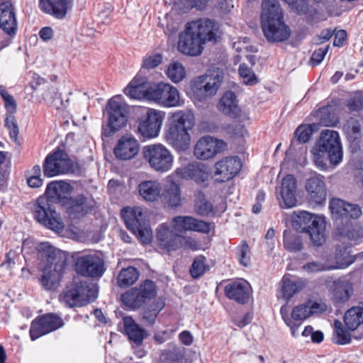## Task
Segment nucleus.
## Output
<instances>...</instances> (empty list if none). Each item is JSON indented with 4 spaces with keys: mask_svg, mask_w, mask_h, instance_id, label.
<instances>
[{
    "mask_svg": "<svg viewBox=\"0 0 363 363\" xmlns=\"http://www.w3.org/2000/svg\"><path fill=\"white\" fill-rule=\"evenodd\" d=\"M218 28V23L208 18L188 22L179 34L177 50L185 55L199 56L206 42L216 40Z\"/></svg>",
    "mask_w": 363,
    "mask_h": 363,
    "instance_id": "f257e3e1",
    "label": "nucleus"
},
{
    "mask_svg": "<svg viewBox=\"0 0 363 363\" xmlns=\"http://www.w3.org/2000/svg\"><path fill=\"white\" fill-rule=\"evenodd\" d=\"M36 250L42 272L40 284L45 290H55L66 270L67 255L48 242L39 243Z\"/></svg>",
    "mask_w": 363,
    "mask_h": 363,
    "instance_id": "f03ea898",
    "label": "nucleus"
},
{
    "mask_svg": "<svg viewBox=\"0 0 363 363\" xmlns=\"http://www.w3.org/2000/svg\"><path fill=\"white\" fill-rule=\"evenodd\" d=\"M262 28L268 41L282 42L290 35V30L284 22L282 9L278 0H262Z\"/></svg>",
    "mask_w": 363,
    "mask_h": 363,
    "instance_id": "7ed1b4c3",
    "label": "nucleus"
},
{
    "mask_svg": "<svg viewBox=\"0 0 363 363\" xmlns=\"http://www.w3.org/2000/svg\"><path fill=\"white\" fill-rule=\"evenodd\" d=\"M293 216V226L307 233L314 245L320 246L325 242V223L322 218L304 211H296Z\"/></svg>",
    "mask_w": 363,
    "mask_h": 363,
    "instance_id": "20e7f679",
    "label": "nucleus"
},
{
    "mask_svg": "<svg viewBox=\"0 0 363 363\" xmlns=\"http://www.w3.org/2000/svg\"><path fill=\"white\" fill-rule=\"evenodd\" d=\"M142 153L144 160L156 172H167L173 167L174 156L172 152L161 143L145 146Z\"/></svg>",
    "mask_w": 363,
    "mask_h": 363,
    "instance_id": "39448f33",
    "label": "nucleus"
},
{
    "mask_svg": "<svg viewBox=\"0 0 363 363\" xmlns=\"http://www.w3.org/2000/svg\"><path fill=\"white\" fill-rule=\"evenodd\" d=\"M121 216L126 227L143 244H148L151 242L152 232L146 220L145 213L140 207L125 208L121 211Z\"/></svg>",
    "mask_w": 363,
    "mask_h": 363,
    "instance_id": "423d86ee",
    "label": "nucleus"
},
{
    "mask_svg": "<svg viewBox=\"0 0 363 363\" xmlns=\"http://www.w3.org/2000/svg\"><path fill=\"white\" fill-rule=\"evenodd\" d=\"M325 310V306L316 302H307L293 308L291 317L288 315L286 306H281L280 313L286 325L290 328L294 337L298 336V328L301 323L312 315L319 313Z\"/></svg>",
    "mask_w": 363,
    "mask_h": 363,
    "instance_id": "0eeeda50",
    "label": "nucleus"
},
{
    "mask_svg": "<svg viewBox=\"0 0 363 363\" xmlns=\"http://www.w3.org/2000/svg\"><path fill=\"white\" fill-rule=\"evenodd\" d=\"M33 211L35 219L40 224L55 231L64 228L60 215L56 211L55 203L48 197L40 196L33 204Z\"/></svg>",
    "mask_w": 363,
    "mask_h": 363,
    "instance_id": "6e6552de",
    "label": "nucleus"
},
{
    "mask_svg": "<svg viewBox=\"0 0 363 363\" xmlns=\"http://www.w3.org/2000/svg\"><path fill=\"white\" fill-rule=\"evenodd\" d=\"M128 106L119 96L109 99L107 106L108 129H104L103 135L110 137L124 127L128 118Z\"/></svg>",
    "mask_w": 363,
    "mask_h": 363,
    "instance_id": "1a4fd4ad",
    "label": "nucleus"
},
{
    "mask_svg": "<svg viewBox=\"0 0 363 363\" xmlns=\"http://www.w3.org/2000/svg\"><path fill=\"white\" fill-rule=\"evenodd\" d=\"M157 238L160 245L167 251H174L180 247L192 250L198 249L194 238L174 234L167 223H162L157 229Z\"/></svg>",
    "mask_w": 363,
    "mask_h": 363,
    "instance_id": "9d476101",
    "label": "nucleus"
},
{
    "mask_svg": "<svg viewBox=\"0 0 363 363\" xmlns=\"http://www.w3.org/2000/svg\"><path fill=\"white\" fill-rule=\"evenodd\" d=\"M148 100L153 101L165 107H175L181 104L177 89L164 82H150Z\"/></svg>",
    "mask_w": 363,
    "mask_h": 363,
    "instance_id": "9b49d317",
    "label": "nucleus"
},
{
    "mask_svg": "<svg viewBox=\"0 0 363 363\" xmlns=\"http://www.w3.org/2000/svg\"><path fill=\"white\" fill-rule=\"evenodd\" d=\"M73 171V162L68 155L62 150H57L49 154L43 164V174L52 177Z\"/></svg>",
    "mask_w": 363,
    "mask_h": 363,
    "instance_id": "f8f14e48",
    "label": "nucleus"
},
{
    "mask_svg": "<svg viewBox=\"0 0 363 363\" xmlns=\"http://www.w3.org/2000/svg\"><path fill=\"white\" fill-rule=\"evenodd\" d=\"M78 274L86 277H100L105 271L104 259L96 253L82 254L75 259Z\"/></svg>",
    "mask_w": 363,
    "mask_h": 363,
    "instance_id": "ddd939ff",
    "label": "nucleus"
},
{
    "mask_svg": "<svg viewBox=\"0 0 363 363\" xmlns=\"http://www.w3.org/2000/svg\"><path fill=\"white\" fill-rule=\"evenodd\" d=\"M156 295L153 281L146 280L138 288H134L125 293L121 298L123 303L130 308H138Z\"/></svg>",
    "mask_w": 363,
    "mask_h": 363,
    "instance_id": "4468645a",
    "label": "nucleus"
},
{
    "mask_svg": "<svg viewBox=\"0 0 363 363\" xmlns=\"http://www.w3.org/2000/svg\"><path fill=\"white\" fill-rule=\"evenodd\" d=\"M96 298V291L82 282H75L62 295V301L70 308L82 306Z\"/></svg>",
    "mask_w": 363,
    "mask_h": 363,
    "instance_id": "2eb2a0df",
    "label": "nucleus"
},
{
    "mask_svg": "<svg viewBox=\"0 0 363 363\" xmlns=\"http://www.w3.org/2000/svg\"><path fill=\"white\" fill-rule=\"evenodd\" d=\"M317 145L328 152V156L332 164L336 166L341 162L343 152L337 132L331 130H323Z\"/></svg>",
    "mask_w": 363,
    "mask_h": 363,
    "instance_id": "dca6fc26",
    "label": "nucleus"
},
{
    "mask_svg": "<svg viewBox=\"0 0 363 363\" xmlns=\"http://www.w3.org/2000/svg\"><path fill=\"white\" fill-rule=\"evenodd\" d=\"M227 149V144L223 140L207 135L201 138L196 143L194 155L201 160L213 158L216 155Z\"/></svg>",
    "mask_w": 363,
    "mask_h": 363,
    "instance_id": "f3484780",
    "label": "nucleus"
},
{
    "mask_svg": "<svg viewBox=\"0 0 363 363\" xmlns=\"http://www.w3.org/2000/svg\"><path fill=\"white\" fill-rule=\"evenodd\" d=\"M163 120L162 112L150 109L146 116L140 119L138 131L144 138H155L160 133Z\"/></svg>",
    "mask_w": 363,
    "mask_h": 363,
    "instance_id": "a211bd4d",
    "label": "nucleus"
},
{
    "mask_svg": "<svg viewBox=\"0 0 363 363\" xmlns=\"http://www.w3.org/2000/svg\"><path fill=\"white\" fill-rule=\"evenodd\" d=\"M64 323L60 317L53 313L35 319L31 324L30 335L32 340L61 328Z\"/></svg>",
    "mask_w": 363,
    "mask_h": 363,
    "instance_id": "6ab92c4d",
    "label": "nucleus"
},
{
    "mask_svg": "<svg viewBox=\"0 0 363 363\" xmlns=\"http://www.w3.org/2000/svg\"><path fill=\"white\" fill-rule=\"evenodd\" d=\"M324 177L314 174L309 177L305 182L306 199L314 205H322L325 203L327 191Z\"/></svg>",
    "mask_w": 363,
    "mask_h": 363,
    "instance_id": "aec40b11",
    "label": "nucleus"
},
{
    "mask_svg": "<svg viewBox=\"0 0 363 363\" xmlns=\"http://www.w3.org/2000/svg\"><path fill=\"white\" fill-rule=\"evenodd\" d=\"M171 226L175 233L185 231H196L208 233L212 224L201 220H197L192 216H175L171 220Z\"/></svg>",
    "mask_w": 363,
    "mask_h": 363,
    "instance_id": "412c9836",
    "label": "nucleus"
},
{
    "mask_svg": "<svg viewBox=\"0 0 363 363\" xmlns=\"http://www.w3.org/2000/svg\"><path fill=\"white\" fill-rule=\"evenodd\" d=\"M174 174L181 179H193L196 183L201 184L208 180L210 169L203 163L194 162L177 168Z\"/></svg>",
    "mask_w": 363,
    "mask_h": 363,
    "instance_id": "4be33fe9",
    "label": "nucleus"
},
{
    "mask_svg": "<svg viewBox=\"0 0 363 363\" xmlns=\"http://www.w3.org/2000/svg\"><path fill=\"white\" fill-rule=\"evenodd\" d=\"M214 167L215 175L225 181L233 178L240 172L242 164L238 157L228 156L216 162Z\"/></svg>",
    "mask_w": 363,
    "mask_h": 363,
    "instance_id": "5701e85b",
    "label": "nucleus"
},
{
    "mask_svg": "<svg viewBox=\"0 0 363 363\" xmlns=\"http://www.w3.org/2000/svg\"><path fill=\"white\" fill-rule=\"evenodd\" d=\"M140 150L138 141L133 136H123L114 147V154L120 160H128L136 156Z\"/></svg>",
    "mask_w": 363,
    "mask_h": 363,
    "instance_id": "b1692460",
    "label": "nucleus"
},
{
    "mask_svg": "<svg viewBox=\"0 0 363 363\" xmlns=\"http://www.w3.org/2000/svg\"><path fill=\"white\" fill-rule=\"evenodd\" d=\"M297 184L296 178L292 174H287L282 179L281 188V197L282 208H292L297 203L296 198Z\"/></svg>",
    "mask_w": 363,
    "mask_h": 363,
    "instance_id": "393cba45",
    "label": "nucleus"
},
{
    "mask_svg": "<svg viewBox=\"0 0 363 363\" xmlns=\"http://www.w3.org/2000/svg\"><path fill=\"white\" fill-rule=\"evenodd\" d=\"M72 4L73 0H40L41 10L57 19L65 18Z\"/></svg>",
    "mask_w": 363,
    "mask_h": 363,
    "instance_id": "a878e982",
    "label": "nucleus"
},
{
    "mask_svg": "<svg viewBox=\"0 0 363 363\" xmlns=\"http://www.w3.org/2000/svg\"><path fill=\"white\" fill-rule=\"evenodd\" d=\"M350 247L345 243L337 245L335 252L326 255L330 264L333 265V269L345 268L355 261V257L350 255Z\"/></svg>",
    "mask_w": 363,
    "mask_h": 363,
    "instance_id": "bb28decb",
    "label": "nucleus"
},
{
    "mask_svg": "<svg viewBox=\"0 0 363 363\" xmlns=\"http://www.w3.org/2000/svg\"><path fill=\"white\" fill-rule=\"evenodd\" d=\"M250 291V286L245 280L235 281L225 287V293L228 298L241 304L248 301Z\"/></svg>",
    "mask_w": 363,
    "mask_h": 363,
    "instance_id": "cd10ccee",
    "label": "nucleus"
},
{
    "mask_svg": "<svg viewBox=\"0 0 363 363\" xmlns=\"http://www.w3.org/2000/svg\"><path fill=\"white\" fill-rule=\"evenodd\" d=\"M195 125L194 114L190 111H177L172 113L168 118V128H174L177 130L189 133Z\"/></svg>",
    "mask_w": 363,
    "mask_h": 363,
    "instance_id": "c85d7f7f",
    "label": "nucleus"
},
{
    "mask_svg": "<svg viewBox=\"0 0 363 363\" xmlns=\"http://www.w3.org/2000/svg\"><path fill=\"white\" fill-rule=\"evenodd\" d=\"M329 290L333 298L337 303L347 302L352 296L354 289L352 284L348 280L339 279L328 283Z\"/></svg>",
    "mask_w": 363,
    "mask_h": 363,
    "instance_id": "c756f323",
    "label": "nucleus"
},
{
    "mask_svg": "<svg viewBox=\"0 0 363 363\" xmlns=\"http://www.w3.org/2000/svg\"><path fill=\"white\" fill-rule=\"evenodd\" d=\"M147 79L145 77L137 75L128 84L124 89V93L131 99L148 100L149 85Z\"/></svg>",
    "mask_w": 363,
    "mask_h": 363,
    "instance_id": "7c9ffc66",
    "label": "nucleus"
},
{
    "mask_svg": "<svg viewBox=\"0 0 363 363\" xmlns=\"http://www.w3.org/2000/svg\"><path fill=\"white\" fill-rule=\"evenodd\" d=\"M0 28L9 35H15L17 30V21L14 10L10 2L0 4Z\"/></svg>",
    "mask_w": 363,
    "mask_h": 363,
    "instance_id": "2f4dec72",
    "label": "nucleus"
},
{
    "mask_svg": "<svg viewBox=\"0 0 363 363\" xmlns=\"http://www.w3.org/2000/svg\"><path fill=\"white\" fill-rule=\"evenodd\" d=\"M164 138L167 143L176 151H185L190 145V134L185 130H177L174 128H168Z\"/></svg>",
    "mask_w": 363,
    "mask_h": 363,
    "instance_id": "473e14b6",
    "label": "nucleus"
},
{
    "mask_svg": "<svg viewBox=\"0 0 363 363\" xmlns=\"http://www.w3.org/2000/svg\"><path fill=\"white\" fill-rule=\"evenodd\" d=\"M218 110L230 118H235L240 115L237 96L231 91L224 93L218 104Z\"/></svg>",
    "mask_w": 363,
    "mask_h": 363,
    "instance_id": "72a5a7b5",
    "label": "nucleus"
},
{
    "mask_svg": "<svg viewBox=\"0 0 363 363\" xmlns=\"http://www.w3.org/2000/svg\"><path fill=\"white\" fill-rule=\"evenodd\" d=\"M123 330L128 339L138 346L142 345L147 336L146 330L140 327L130 316L123 318Z\"/></svg>",
    "mask_w": 363,
    "mask_h": 363,
    "instance_id": "f704fd0d",
    "label": "nucleus"
},
{
    "mask_svg": "<svg viewBox=\"0 0 363 363\" xmlns=\"http://www.w3.org/2000/svg\"><path fill=\"white\" fill-rule=\"evenodd\" d=\"M139 195L147 202L157 201L162 196V186L156 180L141 182L138 186Z\"/></svg>",
    "mask_w": 363,
    "mask_h": 363,
    "instance_id": "c9c22d12",
    "label": "nucleus"
},
{
    "mask_svg": "<svg viewBox=\"0 0 363 363\" xmlns=\"http://www.w3.org/2000/svg\"><path fill=\"white\" fill-rule=\"evenodd\" d=\"M70 190L69 184L60 181L50 183L43 196L48 197L55 204L67 199Z\"/></svg>",
    "mask_w": 363,
    "mask_h": 363,
    "instance_id": "e433bc0d",
    "label": "nucleus"
},
{
    "mask_svg": "<svg viewBox=\"0 0 363 363\" xmlns=\"http://www.w3.org/2000/svg\"><path fill=\"white\" fill-rule=\"evenodd\" d=\"M304 287L305 283L301 279L292 280L286 276L282 278L281 291L285 300H289Z\"/></svg>",
    "mask_w": 363,
    "mask_h": 363,
    "instance_id": "4c0bfd02",
    "label": "nucleus"
},
{
    "mask_svg": "<svg viewBox=\"0 0 363 363\" xmlns=\"http://www.w3.org/2000/svg\"><path fill=\"white\" fill-rule=\"evenodd\" d=\"M202 77L211 96L216 95L223 82V72L219 69L208 70Z\"/></svg>",
    "mask_w": 363,
    "mask_h": 363,
    "instance_id": "58836bf2",
    "label": "nucleus"
},
{
    "mask_svg": "<svg viewBox=\"0 0 363 363\" xmlns=\"http://www.w3.org/2000/svg\"><path fill=\"white\" fill-rule=\"evenodd\" d=\"M163 201L169 206L177 207L181 205V194L179 186L172 182L165 186L164 192L162 194Z\"/></svg>",
    "mask_w": 363,
    "mask_h": 363,
    "instance_id": "ea45409f",
    "label": "nucleus"
},
{
    "mask_svg": "<svg viewBox=\"0 0 363 363\" xmlns=\"http://www.w3.org/2000/svg\"><path fill=\"white\" fill-rule=\"evenodd\" d=\"M344 322L349 330H356L363 323V308L355 306L350 308L345 314Z\"/></svg>",
    "mask_w": 363,
    "mask_h": 363,
    "instance_id": "a19ab883",
    "label": "nucleus"
},
{
    "mask_svg": "<svg viewBox=\"0 0 363 363\" xmlns=\"http://www.w3.org/2000/svg\"><path fill=\"white\" fill-rule=\"evenodd\" d=\"M90 209V206L86 204V199L83 195H79L71 200L69 213L73 218H78L87 213Z\"/></svg>",
    "mask_w": 363,
    "mask_h": 363,
    "instance_id": "79ce46f5",
    "label": "nucleus"
},
{
    "mask_svg": "<svg viewBox=\"0 0 363 363\" xmlns=\"http://www.w3.org/2000/svg\"><path fill=\"white\" fill-rule=\"evenodd\" d=\"M191 89L195 99L204 101L211 97L210 91L207 90V85L204 84L203 77L199 76L191 82Z\"/></svg>",
    "mask_w": 363,
    "mask_h": 363,
    "instance_id": "37998d69",
    "label": "nucleus"
},
{
    "mask_svg": "<svg viewBox=\"0 0 363 363\" xmlns=\"http://www.w3.org/2000/svg\"><path fill=\"white\" fill-rule=\"evenodd\" d=\"M138 276L137 269L133 267L123 269L117 278L118 284L121 288L128 287L137 281Z\"/></svg>",
    "mask_w": 363,
    "mask_h": 363,
    "instance_id": "c03bdc74",
    "label": "nucleus"
},
{
    "mask_svg": "<svg viewBox=\"0 0 363 363\" xmlns=\"http://www.w3.org/2000/svg\"><path fill=\"white\" fill-rule=\"evenodd\" d=\"M195 196L194 210L197 214L206 216L214 211L212 203L206 199L205 195L202 191H197Z\"/></svg>",
    "mask_w": 363,
    "mask_h": 363,
    "instance_id": "a18cd8bd",
    "label": "nucleus"
},
{
    "mask_svg": "<svg viewBox=\"0 0 363 363\" xmlns=\"http://www.w3.org/2000/svg\"><path fill=\"white\" fill-rule=\"evenodd\" d=\"M164 303L162 301H154L150 306L145 309L142 315V320L147 325H152L158 313L164 308Z\"/></svg>",
    "mask_w": 363,
    "mask_h": 363,
    "instance_id": "49530a36",
    "label": "nucleus"
},
{
    "mask_svg": "<svg viewBox=\"0 0 363 363\" xmlns=\"http://www.w3.org/2000/svg\"><path fill=\"white\" fill-rule=\"evenodd\" d=\"M333 265L328 262L326 256H325L321 260L308 262L302 267V269L308 273H317L333 270Z\"/></svg>",
    "mask_w": 363,
    "mask_h": 363,
    "instance_id": "de8ad7c7",
    "label": "nucleus"
},
{
    "mask_svg": "<svg viewBox=\"0 0 363 363\" xmlns=\"http://www.w3.org/2000/svg\"><path fill=\"white\" fill-rule=\"evenodd\" d=\"M333 341L338 345H345L351 341L350 333L344 328L342 323L337 320L334 322Z\"/></svg>",
    "mask_w": 363,
    "mask_h": 363,
    "instance_id": "09e8293b",
    "label": "nucleus"
},
{
    "mask_svg": "<svg viewBox=\"0 0 363 363\" xmlns=\"http://www.w3.org/2000/svg\"><path fill=\"white\" fill-rule=\"evenodd\" d=\"M284 245L288 251L294 252L301 250L303 247L301 237L286 231L284 233Z\"/></svg>",
    "mask_w": 363,
    "mask_h": 363,
    "instance_id": "8fccbe9b",
    "label": "nucleus"
},
{
    "mask_svg": "<svg viewBox=\"0 0 363 363\" xmlns=\"http://www.w3.org/2000/svg\"><path fill=\"white\" fill-rule=\"evenodd\" d=\"M168 77L174 83H178L185 77V69L182 63L174 62L171 63L167 69Z\"/></svg>",
    "mask_w": 363,
    "mask_h": 363,
    "instance_id": "3c124183",
    "label": "nucleus"
},
{
    "mask_svg": "<svg viewBox=\"0 0 363 363\" xmlns=\"http://www.w3.org/2000/svg\"><path fill=\"white\" fill-rule=\"evenodd\" d=\"M343 130L349 139L355 140L360 135V123L357 120L354 118H350L344 124Z\"/></svg>",
    "mask_w": 363,
    "mask_h": 363,
    "instance_id": "603ef678",
    "label": "nucleus"
},
{
    "mask_svg": "<svg viewBox=\"0 0 363 363\" xmlns=\"http://www.w3.org/2000/svg\"><path fill=\"white\" fill-rule=\"evenodd\" d=\"M313 155V160L315 162L317 167L323 169L327 167V160L329 159L328 156V152L325 151L320 147L316 145L311 150Z\"/></svg>",
    "mask_w": 363,
    "mask_h": 363,
    "instance_id": "864d4df0",
    "label": "nucleus"
},
{
    "mask_svg": "<svg viewBox=\"0 0 363 363\" xmlns=\"http://www.w3.org/2000/svg\"><path fill=\"white\" fill-rule=\"evenodd\" d=\"M43 98L48 105L55 106L57 108L60 107L59 104H63L60 101V94L54 86H48L43 94Z\"/></svg>",
    "mask_w": 363,
    "mask_h": 363,
    "instance_id": "5fc2aeb1",
    "label": "nucleus"
},
{
    "mask_svg": "<svg viewBox=\"0 0 363 363\" xmlns=\"http://www.w3.org/2000/svg\"><path fill=\"white\" fill-rule=\"evenodd\" d=\"M347 203L340 199H333L330 201V209L333 216L335 219H343Z\"/></svg>",
    "mask_w": 363,
    "mask_h": 363,
    "instance_id": "6e6d98bb",
    "label": "nucleus"
},
{
    "mask_svg": "<svg viewBox=\"0 0 363 363\" xmlns=\"http://www.w3.org/2000/svg\"><path fill=\"white\" fill-rule=\"evenodd\" d=\"M205 261L206 258L203 256H199L194 259L190 269V273L193 278H199L205 273L206 270Z\"/></svg>",
    "mask_w": 363,
    "mask_h": 363,
    "instance_id": "4d7b16f0",
    "label": "nucleus"
},
{
    "mask_svg": "<svg viewBox=\"0 0 363 363\" xmlns=\"http://www.w3.org/2000/svg\"><path fill=\"white\" fill-rule=\"evenodd\" d=\"M312 129L309 125H301L294 132V140L299 143H307L312 135Z\"/></svg>",
    "mask_w": 363,
    "mask_h": 363,
    "instance_id": "13d9d810",
    "label": "nucleus"
},
{
    "mask_svg": "<svg viewBox=\"0 0 363 363\" xmlns=\"http://www.w3.org/2000/svg\"><path fill=\"white\" fill-rule=\"evenodd\" d=\"M239 74L245 84L254 85L258 82V79L255 74L245 64L240 65Z\"/></svg>",
    "mask_w": 363,
    "mask_h": 363,
    "instance_id": "bf43d9fd",
    "label": "nucleus"
},
{
    "mask_svg": "<svg viewBox=\"0 0 363 363\" xmlns=\"http://www.w3.org/2000/svg\"><path fill=\"white\" fill-rule=\"evenodd\" d=\"M249 254L250 248L246 242H244L238 247L237 255L238 257L239 262L242 265L245 267H247L250 264V259Z\"/></svg>",
    "mask_w": 363,
    "mask_h": 363,
    "instance_id": "052dcab7",
    "label": "nucleus"
},
{
    "mask_svg": "<svg viewBox=\"0 0 363 363\" xmlns=\"http://www.w3.org/2000/svg\"><path fill=\"white\" fill-rule=\"evenodd\" d=\"M6 126L9 131L11 138L15 141L17 139L18 135V126L15 117L12 115H9L6 118L5 120Z\"/></svg>",
    "mask_w": 363,
    "mask_h": 363,
    "instance_id": "680f3d73",
    "label": "nucleus"
},
{
    "mask_svg": "<svg viewBox=\"0 0 363 363\" xmlns=\"http://www.w3.org/2000/svg\"><path fill=\"white\" fill-rule=\"evenodd\" d=\"M208 0H177L176 4H182L185 9L195 8L198 10L203 9Z\"/></svg>",
    "mask_w": 363,
    "mask_h": 363,
    "instance_id": "e2e57ef3",
    "label": "nucleus"
},
{
    "mask_svg": "<svg viewBox=\"0 0 363 363\" xmlns=\"http://www.w3.org/2000/svg\"><path fill=\"white\" fill-rule=\"evenodd\" d=\"M162 60V57L160 54H155L146 56L143 59V68L150 69L158 66Z\"/></svg>",
    "mask_w": 363,
    "mask_h": 363,
    "instance_id": "0e129e2a",
    "label": "nucleus"
},
{
    "mask_svg": "<svg viewBox=\"0 0 363 363\" xmlns=\"http://www.w3.org/2000/svg\"><path fill=\"white\" fill-rule=\"evenodd\" d=\"M18 259L19 255L17 252L14 250H10L6 254L5 259L1 263V267H5L9 270L12 269Z\"/></svg>",
    "mask_w": 363,
    "mask_h": 363,
    "instance_id": "69168bd1",
    "label": "nucleus"
},
{
    "mask_svg": "<svg viewBox=\"0 0 363 363\" xmlns=\"http://www.w3.org/2000/svg\"><path fill=\"white\" fill-rule=\"evenodd\" d=\"M329 47V45H326L325 46L320 48L314 51L311 58V62L313 65H318L323 61L328 51Z\"/></svg>",
    "mask_w": 363,
    "mask_h": 363,
    "instance_id": "338daca9",
    "label": "nucleus"
},
{
    "mask_svg": "<svg viewBox=\"0 0 363 363\" xmlns=\"http://www.w3.org/2000/svg\"><path fill=\"white\" fill-rule=\"evenodd\" d=\"M345 208L343 219L347 218H357L362 213L360 207L357 204L347 203Z\"/></svg>",
    "mask_w": 363,
    "mask_h": 363,
    "instance_id": "774afa93",
    "label": "nucleus"
}]
</instances>
